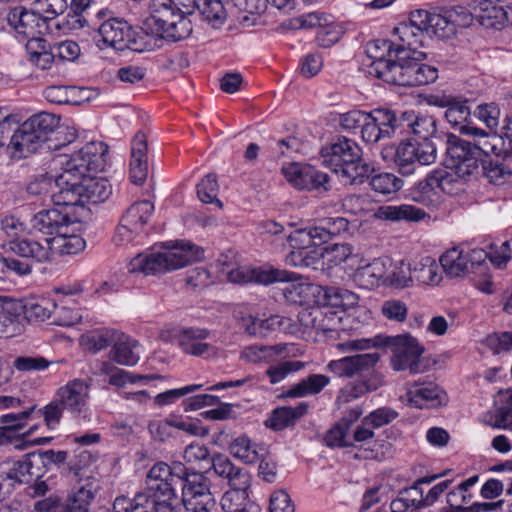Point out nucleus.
<instances>
[{
  "mask_svg": "<svg viewBox=\"0 0 512 512\" xmlns=\"http://www.w3.org/2000/svg\"><path fill=\"white\" fill-rule=\"evenodd\" d=\"M63 171L55 178L51 199L63 209H45L31 219L33 229L47 235H59L75 222L90 219L96 208V159L91 144L60 162Z\"/></svg>",
  "mask_w": 512,
  "mask_h": 512,
  "instance_id": "1",
  "label": "nucleus"
},
{
  "mask_svg": "<svg viewBox=\"0 0 512 512\" xmlns=\"http://www.w3.org/2000/svg\"><path fill=\"white\" fill-rule=\"evenodd\" d=\"M185 466L174 462L172 466L158 462L147 474L148 493L135 495L136 512H180L181 502L178 489L183 483Z\"/></svg>",
  "mask_w": 512,
  "mask_h": 512,
  "instance_id": "2",
  "label": "nucleus"
},
{
  "mask_svg": "<svg viewBox=\"0 0 512 512\" xmlns=\"http://www.w3.org/2000/svg\"><path fill=\"white\" fill-rule=\"evenodd\" d=\"M196 0H150V16L144 19V30L172 42L188 38L193 26Z\"/></svg>",
  "mask_w": 512,
  "mask_h": 512,
  "instance_id": "3",
  "label": "nucleus"
},
{
  "mask_svg": "<svg viewBox=\"0 0 512 512\" xmlns=\"http://www.w3.org/2000/svg\"><path fill=\"white\" fill-rule=\"evenodd\" d=\"M343 351H362L371 347H387L391 350V366L396 371L409 370L421 373L425 370L422 363L424 347L410 334L396 336L378 335L374 338L348 340L338 345Z\"/></svg>",
  "mask_w": 512,
  "mask_h": 512,
  "instance_id": "4",
  "label": "nucleus"
},
{
  "mask_svg": "<svg viewBox=\"0 0 512 512\" xmlns=\"http://www.w3.org/2000/svg\"><path fill=\"white\" fill-rule=\"evenodd\" d=\"M320 156L322 164L339 175L345 184H361L374 170L373 166L363 159L361 147L346 137L322 147Z\"/></svg>",
  "mask_w": 512,
  "mask_h": 512,
  "instance_id": "5",
  "label": "nucleus"
},
{
  "mask_svg": "<svg viewBox=\"0 0 512 512\" xmlns=\"http://www.w3.org/2000/svg\"><path fill=\"white\" fill-rule=\"evenodd\" d=\"M203 250L191 242L181 241L172 248L136 255L128 264L130 273L156 275L181 269L200 259Z\"/></svg>",
  "mask_w": 512,
  "mask_h": 512,
  "instance_id": "6",
  "label": "nucleus"
},
{
  "mask_svg": "<svg viewBox=\"0 0 512 512\" xmlns=\"http://www.w3.org/2000/svg\"><path fill=\"white\" fill-rule=\"evenodd\" d=\"M398 56L388 70L382 73V80L399 86H420L433 83L438 78V69L421 61L425 57L408 55L409 51L400 49Z\"/></svg>",
  "mask_w": 512,
  "mask_h": 512,
  "instance_id": "7",
  "label": "nucleus"
},
{
  "mask_svg": "<svg viewBox=\"0 0 512 512\" xmlns=\"http://www.w3.org/2000/svg\"><path fill=\"white\" fill-rule=\"evenodd\" d=\"M25 224L14 216H5L0 220V239L3 248L21 258L45 260L48 246L39 243V240L24 237Z\"/></svg>",
  "mask_w": 512,
  "mask_h": 512,
  "instance_id": "8",
  "label": "nucleus"
},
{
  "mask_svg": "<svg viewBox=\"0 0 512 512\" xmlns=\"http://www.w3.org/2000/svg\"><path fill=\"white\" fill-rule=\"evenodd\" d=\"M436 144L434 142L402 141L397 146L388 145L382 148L384 161H393L402 175H411L416 165H429L436 160Z\"/></svg>",
  "mask_w": 512,
  "mask_h": 512,
  "instance_id": "9",
  "label": "nucleus"
},
{
  "mask_svg": "<svg viewBox=\"0 0 512 512\" xmlns=\"http://www.w3.org/2000/svg\"><path fill=\"white\" fill-rule=\"evenodd\" d=\"M403 126L401 116L388 108H377L366 113L365 126L361 130L364 142L376 144L383 139L391 138L398 128Z\"/></svg>",
  "mask_w": 512,
  "mask_h": 512,
  "instance_id": "10",
  "label": "nucleus"
},
{
  "mask_svg": "<svg viewBox=\"0 0 512 512\" xmlns=\"http://www.w3.org/2000/svg\"><path fill=\"white\" fill-rule=\"evenodd\" d=\"M486 253L481 249L465 252L459 247L447 250L440 257V264L448 277H464L475 269H481Z\"/></svg>",
  "mask_w": 512,
  "mask_h": 512,
  "instance_id": "11",
  "label": "nucleus"
},
{
  "mask_svg": "<svg viewBox=\"0 0 512 512\" xmlns=\"http://www.w3.org/2000/svg\"><path fill=\"white\" fill-rule=\"evenodd\" d=\"M446 153L454 161L458 177L466 178L478 172L485 160L473 151L470 143L454 134H447Z\"/></svg>",
  "mask_w": 512,
  "mask_h": 512,
  "instance_id": "12",
  "label": "nucleus"
},
{
  "mask_svg": "<svg viewBox=\"0 0 512 512\" xmlns=\"http://www.w3.org/2000/svg\"><path fill=\"white\" fill-rule=\"evenodd\" d=\"M379 360L380 354L377 352L356 354L330 361L327 369L341 378H366L375 372L374 368Z\"/></svg>",
  "mask_w": 512,
  "mask_h": 512,
  "instance_id": "13",
  "label": "nucleus"
},
{
  "mask_svg": "<svg viewBox=\"0 0 512 512\" xmlns=\"http://www.w3.org/2000/svg\"><path fill=\"white\" fill-rule=\"evenodd\" d=\"M32 455L22 460H5L0 463V502L9 495L17 484L30 482L38 475L32 471Z\"/></svg>",
  "mask_w": 512,
  "mask_h": 512,
  "instance_id": "14",
  "label": "nucleus"
},
{
  "mask_svg": "<svg viewBox=\"0 0 512 512\" xmlns=\"http://www.w3.org/2000/svg\"><path fill=\"white\" fill-rule=\"evenodd\" d=\"M96 488L91 481L81 484L71 503L63 502L57 496H49L35 503L38 512H89L88 507L94 499Z\"/></svg>",
  "mask_w": 512,
  "mask_h": 512,
  "instance_id": "15",
  "label": "nucleus"
},
{
  "mask_svg": "<svg viewBox=\"0 0 512 512\" xmlns=\"http://www.w3.org/2000/svg\"><path fill=\"white\" fill-rule=\"evenodd\" d=\"M286 180L300 190H329V176L311 165L292 163L282 168Z\"/></svg>",
  "mask_w": 512,
  "mask_h": 512,
  "instance_id": "16",
  "label": "nucleus"
},
{
  "mask_svg": "<svg viewBox=\"0 0 512 512\" xmlns=\"http://www.w3.org/2000/svg\"><path fill=\"white\" fill-rule=\"evenodd\" d=\"M92 382L91 378L87 380L73 379L60 387L55 396L66 410L78 416L87 411Z\"/></svg>",
  "mask_w": 512,
  "mask_h": 512,
  "instance_id": "17",
  "label": "nucleus"
},
{
  "mask_svg": "<svg viewBox=\"0 0 512 512\" xmlns=\"http://www.w3.org/2000/svg\"><path fill=\"white\" fill-rule=\"evenodd\" d=\"M7 23L13 31L26 37L44 34L49 31V25L42 14L23 6L10 9L7 14Z\"/></svg>",
  "mask_w": 512,
  "mask_h": 512,
  "instance_id": "18",
  "label": "nucleus"
},
{
  "mask_svg": "<svg viewBox=\"0 0 512 512\" xmlns=\"http://www.w3.org/2000/svg\"><path fill=\"white\" fill-rule=\"evenodd\" d=\"M180 489L182 490L181 504L199 502L213 505L216 502L210 491V481L201 472L189 471L185 467V475H183V483Z\"/></svg>",
  "mask_w": 512,
  "mask_h": 512,
  "instance_id": "19",
  "label": "nucleus"
},
{
  "mask_svg": "<svg viewBox=\"0 0 512 512\" xmlns=\"http://www.w3.org/2000/svg\"><path fill=\"white\" fill-rule=\"evenodd\" d=\"M410 20L420 29H424L427 34L441 39H448L456 34L447 11L430 13L425 10H418L411 13Z\"/></svg>",
  "mask_w": 512,
  "mask_h": 512,
  "instance_id": "20",
  "label": "nucleus"
},
{
  "mask_svg": "<svg viewBox=\"0 0 512 512\" xmlns=\"http://www.w3.org/2000/svg\"><path fill=\"white\" fill-rule=\"evenodd\" d=\"M210 334L205 328H184L179 331L177 341L184 353L195 357H209L216 354L215 347L206 342Z\"/></svg>",
  "mask_w": 512,
  "mask_h": 512,
  "instance_id": "21",
  "label": "nucleus"
},
{
  "mask_svg": "<svg viewBox=\"0 0 512 512\" xmlns=\"http://www.w3.org/2000/svg\"><path fill=\"white\" fill-rule=\"evenodd\" d=\"M228 280L235 284L268 285L277 281H292V277L290 273L278 269L239 267L228 273Z\"/></svg>",
  "mask_w": 512,
  "mask_h": 512,
  "instance_id": "22",
  "label": "nucleus"
},
{
  "mask_svg": "<svg viewBox=\"0 0 512 512\" xmlns=\"http://www.w3.org/2000/svg\"><path fill=\"white\" fill-rule=\"evenodd\" d=\"M366 53L372 59L368 73L378 79H382V73L388 70L399 54L395 43L385 39L370 41L366 46Z\"/></svg>",
  "mask_w": 512,
  "mask_h": 512,
  "instance_id": "23",
  "label": "nucleus"
},
{
  "mask_svg": "<svg viewBox=\"0 0 512 512\" xmlns=\"http://www.w3.org/2000/svg\"><path fill=\"white\" fill-rule=\"evenodd\" d=\"M429 103L440 108H446L445 118L452 126L459 127L460 132L462 126L471 125L467 123L471 110L466 99L446 94H435L429 97Z\"/></svg>",
  "mask_w": 512,
  "mask_h": 512,
  "instance_id": "24",
  "label": "nucleus"
},
{
  "mask_svg": "<svg viewBox=\"0 0 512 512\" xmlns=\"http://www.w3.org/2000/svg\"><path fill=\"white\" fill-rule=\"evenodd\" d=\"M307 290L316 297V303L319 306L341 308V293L340 288L337 287L291 284L285 288L284 294L287 299L297 302L294 295L300 296Z\"/></svg>",
  "mask_w": 512,
  "mask_h": 512,
  "instance_id": "25",
  "label": "nucleus"
},
{
  "mask_svg": "<svg viewBox=\"0 0 512 512\" xmlns=\"http://www.w3.org/2000/svg\"><path fill=\"white\" fill-rule=\"evenodd\" d=\"M307 290L316 297V303L319 306L341 308V293L340 288L337 287L291 284L285 288L284 294L287 299L297 302L294 295L300 296Z\"/></svg>",
  "mask_w": 512,
  "mask_h": 512,
  "instance_id": "26",
  "label": "nucleus"
},
{
  "mask_svg": "<svg viewBox=\"0 0 512 512\" xmlns=\"http://www.w3.org/2000/svg\"><path fill=\"white\" fill-rule=\"evenodd\" d=\"M461 134L472 137L470 143L473 151L481 156H489L494 154L500 155L504 145L503 139L497 133L486 132L473 125L461 127Z\"/></svg>",
  "mask_w": 512,
  "mask_h": 512,
  "instance_id": "27",
  "label": "nucleus"
},
{
  "mask_svg": "<svg viewBox=\"0 0 512 512\" xmlns=\"http://www.w3.org/2000/svg\"><path fill=\"white\" fill-rule=\"evenodd\" d=\"M147 138L138 131L131 144L130 180L135 185H142L148 176Z\"/></svg>",
  "mask_w": 512,
  "mask_h": 512,
  "instance_id": "28",
  "label": "nucleus"
},
{
  "mask_svg": "<svg viewBox=\"0 0 512 512\" xmlns=\"http://www.w3.org/2000/svg\"><path fill=\"white\" fill-rule=\"evenodd\" d=\"M39 243H46L49 249L47 258L45 260H35L37 263L50 261L53 253L61 256L75 255L85 248V240L80 235L69 233V230H64V233L51 238H43L39 240Z\"/></svg>",
  "mask_w": 512,
  "mask_h": 512,
  "instance_id": "29",
  "label": "nucleus"
},
{
  "mask_svg": "<svg viewBox=\"0 0 512 512\" xmlns=\"http://www.w3.org/2000/svg\"><path fill=\"white\" fill-rule=\"evenodd\" d=\"M98 35L101 36L103 46L122 51L126 49L127 37L131 36L132 32L127 22L112 18L98 27Z\"/></svg>",
  "mask_w": 512,
  "mask_h": 512,
  "instance_id": "30",
  "label": "nucleus"
},
{
  "mask_svg": "<svg viewBox=\"0 0 512 512\" xmlns=\"http://www.w3.org/2000/svg\"><path fill=\"white\" fill-rule=\"evenodd\" d=\"M475 17L480 25L491 29H502L510 21L509 12L500 1H481L475 7Z\"/></svg>",
  "mask_w": 512,
  "mask_h": 512,
  "instance_id": "31",
  "label": "nucleus"
},
{
  "mask_svg": "<svg viewBox=\"0 0 512 512\" xmlns=\"http://www.w3.org/2000/svg\"><path fill=\"white\" fill-rule=\"evenodd\" d=\"M403 126L410 128L412 133L422 142H434L437 139V121L434 116L428 114L415 115L413 111L401 114Z\"/></svg>",
  "mask_w": 512,
  "mask_h": 512,
  "instance_id": "32",
  "label": "nucleus"
},
{
  "mask_svg": "<svg viewBox=\"0 0 512 512\" xmlns=\"http://www.w3.org/2000/svg\"><path fill=\"white\" fill-rule=\"evenodd\" d=\"M406 396L412 405L420 409L436 407L446 401L445 392L432 382L422 385L414 384L408 390Z\"/></svg>",
  "mask_w": 512,
  "mask_h": 512,
  "instance_id": "33",
  "label": "nucleus"
},
{
  "mask_svg": "<svg viewBox=\"0 0 512 512\" xmlns=\"http://www.w3.org/2000/svg\"><path fill=\"white\" fill-rule=\"evenodd\" d=\"M383 385V377L377 372H373L366 378H361L358 381L351 382L344 386L336 398L338 406L347 404L361 396L377 390Z\"/></svg>",
  "mask_w": 512,
  "mask_h": 512,
  "instance_id": "34",
  "label": "nucleus"
},
{
  "mask_svg": "<svg viewBox=\"0 0 512 512\" xmlns=\"http://www.w3.org/2000/svg\"><path fill=\"white\" fill-rule=\"evenodd\" d=\"M400 24L394 29V32L399 37V44L395 43L396 49L409 51L408 55H415L416 57H426V54L418 51L417 49L423 45L424 29H420L414 23Z\"/></svg>",
  "mask_w": 512,
  "mask_h": 512,
  "instance_id": "35",
  "label": "nucleus"
},
{
  "mask_svg": "<svg viewBox=\"0 0 512 512\" xmlns=\"http://www.w3.org/2000/svg\"><path fill=\"white\" fill-rule=\"evenodd\" d=\"M237 482L230 485V490L226 491L221 498V507L224 512H242L247 509L249 504H253L248 500V489L250 487V480L242 476Z\"/></svg>",
  "mask_w": 512,
  "mask_h": 512,
  "instance_id": "36",
  "label": "nucleus"
},
{
  "mask_svg": "<svg viewBox=\"0 0 512 512\" xmlns=\"http://www.w3.org/2000/svg\"><path fill=\"white\" fill-rule=\"evenodd\" d=\"M43 144L26 122L22 123L15 130L10 141L11 147L19 152L22 157H27L36 152Z\"/></svg>",
  "mask_w": 512,
  "mask_h": 512,
  "instance_id": "37",
  "label": "nucleus"
},
{
  "mask_svg": "<svg viewBox=\"0 0 512 512\" xmlns=\"http://www.w3.org/2000/svg\"><path fill=\"white\" fill-rule=\"evenodd\" d=\"M23 314L29 322H44L56 311V303L46 297H31L23 302Z\"/></svg>",
  "mask_w": 512,
  "mask_h": 512,
  "instance_id": "38",
  "label": "nucleus"
},
{
  "mask_svg": "<svg viewBox=\"0 0 512 512\" xmlns=\"http://www.w3.org/2000/svg\"><path fill=\"white\" fill-rule=\"evenodd\" d=\"M137 347L138 342L122 332L110 351V358L119 365L135 366L140 360Z\"/></svg>",
  "mask_w": 512,
  "mask_h": 512,
  "instance_id": "39",
  "label": "nucleus"
},
{
  "mask_svg": "<svg viewBox=\"0 0 512 512\" xmlns=\"http://www.w3.org/2000/svg\"><path fill=\"white\" fill-rule=\"evenodd\" d=\"M308 411L307 403H300L296 407L284 406L276 408L266 425L274 430H283L293 426Z\"/></svg>",
  "mask_w": 512,
  "mask_h": 512,
  "instance_id": "40",
  "label": "nucleus"
},
{
  "mask_svg": "<svg viewBox=\"0 0 512 512\" xmlns=\"http://www.w3.org/2000/svg\"><path fill=\"white\" fill-rule=\"evenodd\" d=\"M330 383V377L324 374H311L292 386L286 393V397L300 398L319 394Z\"/></svg>",
  "mask_w": 512,
  "mask_h": 512,
  "instance_id": "41",
  "label": "nucleus"
},
{
  "mask_svg": "<svg viewBox=\"0 0 512 512\" xmlns=\"http://www.w3.org/2000/svg\"><path fill=\"white\" fill-rule=\"evenodd\" d=\"M482 171L490 183L504 184L512 176L510 155L506 154L502 159H485L482 162Z\"/></svg>",
  "mask_w": 512,
  "mask_h": 512,
  "instance_id": "42",
  "label": "nucleus"
},
{
  "mask_svg": "<svg viewBox=\"0 0 512 512\" xmlns=\"http://www.w3.org/2000/svg\"><path fill=\"white\" fill-rule=\"evenodd\" d=\"M228 450L233 457L246 464H254L258 462L262 456L258 449V445L253 443L245 435L232 439L229 442Z\"/></svg>",
  "mask_w": 512,
  "mask_h": 512,
  "instance_id": "43",
  "label": "nucleus"
},
{
  "mask_svg": "<svg viewBox=\"0 0 512 512\" xmlns=\"http://www.w3.org/2000/svg\"><path fill=\"white\" fill-rule=\"evenodd\" d=\"M386 273V267L380 259L358 268L354 273L355 282L362 288L372 289L379 285Z\"/></svg>",
  "mask_w": 512,
  "mask_h": 512,
  "instance_id": "44",
  "label": "nucleus"
},
{
  "mask_svg": "<svg viewBox=\"0 0 512 512\" xmlns=\"http://www.w3.org/2000/svg\"><path fill=\"white\" fill-rule=\"evenodd\" d=\"M379 214L386 220L410 222H419L427 215L423 209L407 204L399 206H383L379 209Z\"/></svg>",
  "mask_w": 512,
  "mask_h": 512,
  "instance_id": "45",
  "label": "nucleus"
},
{
  "mask_svg": "<svg viewBox=\"0 0 512 512\" xmlns=\"http://www.w3.org/2000/svg\"><path fill=\"white\" fill-rule=\"evenodd\" d=\"M59 118L50 113H39L33 115L25 122L32 128L35 134L40 138V140L45 143L49 135L56 132L57 134L61 133L59 130Z\"/></svg>",
  "mask_w": 512,
  "mask_h": 512,
  "instance_id": "46",
  "label": "nucleus"
},
{
  "mask_svg": "<svg viewBox=\"0 0 512 512\" xmlns=\"http://www.w3.org/2000/svg\"><path fill=\"white\" fill-rule=\"evenodd\" d=\"M299 320L305 328L325 333L333 330L332 322L335 317L334 314L328 315L323 309L317 307L300 313Z\"/></svg>",
  "mask_w": 512,
  "mask_h": 512,
  "instance_id": "47",
  "label": "nucleus"
},
{
  "mask_svg": "<svg viewBox=\"0 0 512 512\" xmlns=\"http://www.w3.org/2000/svg\"><path fill=\"white\" fill-rule=\"evenodd\" d=\"M154 211V204L148 200H142L132 204L122 216L124 223L129 224L134 229L143 231Z\"/></svg>",
  "mask_w": 512,
  "mask_h": 512,
  "instance_id": "48",
  "label": "nucleus"
},
{
  "mask_svg": "<svg viewBox=\"0 0 512 512\" xmlns=\"http://www.w3.org/2000/svg\"><path fill=\"white\" fill-rule=\"evenodd\" d=\"M94 464V451L84 447H79L75 452L74 462L72 470L74 474L79 478L80 482L86 484L88 481L94 483L93 473L95 467ZM93 486L96 488L95 484Z\"/></svg>",
  "mask_w": 512,
  "mask_h": 512,
  "instance_id": "49",
  "label": "nucleus"
},
{
  "mask_svg": "<svg viewBox=\"0 0 512 512\" xmlns=\"http://www.w3.org/2000/svg\"><path fill=\"white\" fill-rule=\"evenodd\" d=\"M196 9L199 10L203 21L214 29H219L227 19L221 0H204L202 4L197 3Z\"/></svg>",
  "mask_w": 512,
  "mask_h": 512,
  "instance_id": "50",
  "label": "nucleus"
},
{
  "mask_svg": "<svg viewBox=\"0 0 512 512\" xmlns=\"http://www.w3.org/2000/svg\"><path fill=\"white\" fill-rule=\"evenodd\" d=\"M414 279L424 285H437L442 279L437 262L425 257L413 266Z\"/></svg>",
  "mask_w": 512,
  "mask_h": 512,
  "instance_id": "51",
  "label": "nucleus"
},
{
  "mask_svg": "<svg viewBox=\"0 0 512 512\" xmlns=\"http://www.w3.org/2000/svg\"><path fill=\"white\" fill-rule=\"evenodd\" d=\"M212 468L215 473L228 480L229 485L234 483V480L237 478L245 477L246 481L250 480V475L244 471L243 469L236 467L232 461L223 454H217L212 459Z\"/></svg>",
  "mask_w": 512,
  "mask_h": 512,
  "instance_id": "52",
  "label": "nucleus"
},
{
  "mask_svg": "<svg viewBox=\"0 0 512 512\" xmlns=\"http://www.w3.org/2000/svg\"><path fill=\"white\" fill-rule=\"evenodd\" d=\"M371 189L381 195H391L398 192L402 186L403 181L392 173H379L370 179Z\"/></svg>",
  "mask_w": 512,
  "mask_h": 512,
  "instance_id": "53",
  "label": "nucleus"
},
{
  "mask_svg": "<svg viewBox=\"0 0 512 512\" xmlns=\"http://www.w3.org/2000/svg\"><path fill=\"white\" fill-rule=\"evenodd\" d=\"M219 185L215 174L206 175L197 185V195L201 202L206 204H216L222 209L223 203L217 198Z\"/></svg>",
  "mask_w": 512,
  "mask_h": 512,
  "instance_id": "54",
  "label": "nucleus"
},
{
  "mask_svg": "<svg viewBox=\"0 0 512 512\" xmlns=\"http://www.w3.org/2000/svg\"><path fill=\"white\" fill-rule=\"evenodd\" d=\"M286 238L291 242L299 239L304 241L303 238H308L309 243H312L314 246L322 245L331 239L323 220L318 226L305 230H298L294 235H288Z\"/></svg>",
  "mask_w": 512,
  "mask_h": 512,
  "instance_id": "55",
  "label": "nucleus"
},
{
  "mask_svg": "<svg viewBox=\"0 0 512 512\" xmlns=\"http://www.w3.org/2000/svg\"><path fill=\"white\" fill-rule=\"evenodd\" d=\"M302 361H283L271 365L266 370V376L271 384H277L283 381L290 373L297 372L305 367Z\"/></svg>",
  "mask_w": 512,
  "mask_h": 512,
  "instance_id": "56",
  "label": "nucleus"
},
{
  "mask_svg": "<svg viewBox=\"0 0 512 512\" xmlns=\"http://www.w3.org/2000/svg\"><path fill=\"white\" fill-rule=\"evenodd\" d=\"M33 262H36L32 258H16L15 256H2L0 257V266L3 271L13 273L17 276L24 277L28 276L33 271Z\"/></svg>",
  "mask_w": 512,
  "mask_h": 512,
  "instance_id": "57",
  "label": "nucleus"
},
{
  "mask_svg": "<svg viewBox=\"0 0 512 512\" xmlns=\"http://www.w3.org/2000/svg\"><path fill=\"white\" fill-rule=\"evenodd\" d=\"M132 35L127 37V46L126 49H130L136 52H143L152 50L154 43L152 42L154 38H159L152 33H148L144 30V21L138 30H132Z\"/></svg>",
  "mask_w": 512,
  "mask_h": 512,
  "instance_id": "58",
  "label": "nucleus"
},
{
  "mask_svg": "<svg viewBox=\"0 0 512 512\" xmlns=\"http://www.w3.org/2000/svg\"><path fill=\"white\" fill-rule=\"evenodd\" d=\"M318 261V253L305 247L292 250L285 258L287 265L301 268L314 266Z\"/></svg>",
  "mask_w": 512,
  "mask_h": 512,
  "instance_id": "59",
  "label": "nucleus"
},
{
  "mask_svg": "<svg viewBox=\"0 0 512 512\" xmlns=\"http://www.w3.org/2000/svg\"><path fill=\"white\" fill-rule=\"evenodd\" d=\"M98 174L115 175L118 168L122 167L111 154L109 146L105 142H98Z\"/></svg>",
  "mask_w": 512,
  "mask_h": 512,
  "instance_id": "60",
  "label": "nucleus"
},
{
  "mask_svg": "<svg viewBox=\"0 0 512 512\" xmlns=\"http://www.w3.org/2000/svg\"><path fill=\"white\" fill-rule=\"evenodd\" d=\"M51 362L42 356H18L13 361V367L19 372L44 371Z\"/></svg>",
  "mask_w": 512,
  "mask_h": 512,
  "instance_id": "61",
  "label": "nucleus"
},
{
  "mask_svg": "<svg viewBox=\"0 0 512 512\" xmlns=\"http://www.w3.org/2000/svg\"><path fill=\"white\" fill-rule=\"evenodd\" d=\"M64 410L66 409L55 396L49 404L44 406L42 409H39L38 413L43 416L44 421L49 429H55L60 423V419Z\"/></svg>",
  "mask_w": 512,
  "mask_h": 512,
  "instance_id": "62",
  "label": "nucleus"
},
{
  "mask_svg": "<svg viewBox=\"0 0 512 512\" xmlns=\"http://www.w3.org/2000/svg\"><path fill=\"white\" fill-rule=\"evenodd\" d=\"M35 405L29 406L20 412H12L1 416V423L4 429L18 430L24 427L28 418L34 412Z\"/></svg>",
  "mask_w": 512,
  "mask_h": 512,
  "instance_id": "63",
  "label": "nucleus"
},
{
  "mask_svg": "<svg viewBox=\"0 0 512 512\" xmlns=\"http://www.w3.org/2000/svg\"><path fill=\"white\" fill-rule=\"evenodd\" d=\"M413 279V267L404 261L399 262L390 275L391 285L397 288L408 287Z\"/></svg>",
  "mask_w": 512,
  "mask_h": 512,
  "instance_id": "64",
  "label": "nucleus"
}]
</instances>
